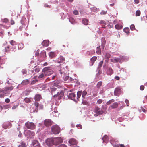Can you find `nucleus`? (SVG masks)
Wrapping results in <instances>:
<instances>
[{
	"label": "nucleus",
	"mask_w": 147,
	"mask_h": 147,
	"mask_svg": "<svg viewBox=\"0 0 147 147\" xmlns=\"http://www.w3.org/2000/svg\"><path fill=\"white\" fill-rule=\"evenodd\" d=\"M62 139L60 137L47 138L46 140V145L48 147H52L53 145L56 146L62 143Z\"/></svg>",
	"instance_id": "obj_1"
},
{
	"label": "nucleus",
	"mask_w": 147,
	"mask_h": 147,
	"mask_svg": "<svg viewBox=\"0 0 147 147\" xmlns=\"http://www.w3.org/2000/svg\"><path fill=\"white\" fill-rule=\"evenodd\" d=\"M42 72L44 73L45 76H48L53 74V71L51 68L49 67H45L42 70Z\"/></svg>",
	"instance_id": "obj_2"
},
{
	"label": "nucleus",
	"mask_w": 147,
	"mask_h": 147,
	"mask_svg": "<svg viewBox=\"0 0 147 147\" xmlns=\"http://www.w3.org/2000/svg\"><path fill=\"white\" fill-rule=\"evenodd\" d=\"M51 131L55 134H58L60 131V128L57 125H54L51 127Z\"/></svg>",
	"instance_id": "obj_3"
},
{
	"label": "nucleus",
	"mask_w": 147,
	"mask_h": 147,
	"mask_svg": "<svg viewBox=\"0 0 147 147\" xmlns=\"http://www.w3.org/2000/svg\"><path fill=\"white\" fill-rule=\"evenodd\" d=\"M25 125L27 129L32 130L34 129L36 127L35 125L33 122L29 121L26 123Z\"/></svg>",
	"instance_id": "obj_4"
},
{
	"label": "nucleus",
	"mask_w": 147,
	"mask_h": 147,
	"mask_svg": "<svg viewBox=\"0 0 147 147\" xmlns=\"http://www.w3.org/2000/svg\"><path fill=\"white\" fill-rule=\"evenodd\" d=\"M64 95V93L63 91L61 90L60 92H58L57 94L54 95L53 97L54 98L58 97L59 100Z\"/></svg>",
	"instance_id": "obj_5"
},
{
	"label": "nucleus",
	"mask_w": 147,
	"mask_h": 147,
	"mask_svg": "<svg viewBox=\"0 0 147 147\" xmlns=\"http://www.w3.org/2000/svg\"><path fill=\"white\" fill-rule=\"evenodd\" d=\"M123 92L121 90V89L120 87L116 88L114 91V94L115 95L119 96L120 94H123Z\"/></svg>",
	"instance_id": "obj_6"
},
{
	"label": "nucleus",
	"mask_w": 147,
	"mask_h": 147,
	"mask_svg": "<svg viewBox=\"0 0 147 147\" xmlns=\"http://www.w3.org/2000/svg\"><path fill=\"white\" fill-rule=\"evenodd\" d=\"M44 124L46 127L51 126L52 124V121L50 119H47L44 120Z\"/></svg>",
	"instance_id": "obj_7"
},
{
	"label": "nucleus",
	"mask_w": 147,
	"mask_h": 147,
	"mask_svg": "<svg viewBox=\"0 0 147 147\" xmlns=\"http://www.w3.org/2000/svg\"><path fill=\"white\" fill-rule=\"evenodd\" d=\"M94 111L98 115L101 114L103 113V111L101 110H100L98 106L95 107Z\"/></svg>",
	"instance_id": "obj_8"
},
{
	"label": "nucleus",
	"mask_w": 147,
	"mask_h": 147,
	"mask_svg": "<svg viewBox=\"0 0 147 147\" xmlns=\"http://www.w3.org/2000/svg\"><path fill=\"white\" fill-rule=\"evenodd\" d=\"M13 87L11 86L9 87H6L4 88V91L6 92L7 94H10V92L13 89Z\"/></svg>",
	"instance_id": "obj_9"
},
{
	"label": "nucleus",
	"mask_w": 147,
	"mask_h": 147,
	"mask_svg": "<svg viewBox=\"0 0 147 147\" xmlns=\"http://www.w3.org/2000/svg\"><path fill=\"white\" fill-rule=\"evenodd\" d=\"M65 81H67L68 82L73 80V79L71 77H69L68 76L66 75L65 74V76L63 77Z\"/></svg>",
	"instance_id": "obj_10"
},
{
	"label": "nucleus",
	"mask_w": 147,
	"mask_h": 147,
	"mask_svg": "<svg viewBox=\"0 0 147 147\" xmlns=\"http://www.w3.org/2000/svg\"><path fill=\"white\" fill-rule=\"evenodd\" d=\"M56 61L58 63H62L65 61V59L63 56H61L58 58Z\"/></svg>",
	"instance_id": "obj_11"
},
{
	"label": "nucleus",
	"mask_w": 147,
	"mask_h": 147,
	"mask_svg": "<svg viewBox=\"0 0 147 147\" xmlns=\"http://www.w3.org/2000/svg\"><path fill=\"white\" fill-rule=\"evenodd\" d=\"M68 96L69 98L74 100V101H76V100L75 98L76 95L74 93H69Z\"/></svg>",
	"instance_id": "obj_12"
},
{
	"label": "nucleus",
	"mask_w": 147,
	"mask_h": 147,
	"mask_svg": "<svg viewBox=\"0 0 147 147\" xmlns=\"http://www.w3.org/2000/svg\"><path fill=\"white\" fill-rule=\"evenodd\" d=\"M39 57L42 58V59L44 60L46 57V51L44 50L42 51L40 54Z\"/></svg>",
	"instance_id": "obj_13"
},
{
	"label": "nucleus",
	"mask_w": 147,
	"mask_h": 147,
	"mask_svg": "<svg viewBox=\"0 0 147 147\" xmlns=\"http://www.w3.org/2000/svg\"><path fill=\"white\" fill-rule=\"evenodd\" d=\"M41 98L42 97L41 95L38 94H36L34 97L35 100L36 101H39Z\"/></svg>",
	"instance_id": "obj_14"
},
{
	"label": "nucleus",
	"mask_w": 147,
	"mask_h": 147,
	"mask_svg": "<svg viewBox=\"0 0 147 147\" xmlns=\"http://www.w3.org/2000/svg\"><path fill=\"white\" fill-rule=\"evenodd\" d=\"M27 136L31 138L34 136L35 135V133L33 131L30 130H28L27 132Z\"/></svg>",
	"instance_id": "obj_15"
},
{
	"label": "nucleus",
	"mask_w": 147,
	"mask_h": 147,
	"mask_svg": "<svg viewBox=\"0 0 147 147\" xmlns=\"http://www.w3.org/2000/svg\"><path fill=\"white\" fill-rule=\"evenodd\" d=\"M69 142L70 144L72 145H76L77 143L76 140L74 138L71 139Z\"/></svg>",
	"instance_id": "obj_16"
},
{
	"label": "nucleus",
	"mask_w": 147,
	"mask_h": 147,
	"mask_svg": "<svg viewBox=\"0 0 147 147\" xmlns=\"http://www.w3.org/2000/svg\"><path fill=\"white\" fill-rule=\"evenodd\" d=\"M32 144L34 147H40V145L38 141L34 140L32 142Z\"/></svg>",
	"instance_id": "obj_17"
},
{
	"label": "nucleus",
	"mask_w": 147,
	"mask_h": 147,
	"mask_svg": "<svg viewBox=\"0 0 147 147\" xmlns=\"http://www.w3.org/2000/svg\"><path fill=\"white\" fill-rule=\"evenodd\" d=\"M7 94L6 92L4 91V89L2 90L0 89V97L3 98L5 94Z\"/></svg>",
	"instance_id": "obj_18"
},
{
	"label": "nucleus",
	"mask_w": 147,
	"mask_h": 147,
	"mask_svg": "<svg viewBox=\"0 0 147 147\" xmlns=\"http://www.w3.org/2000/svg\"><path fill=\"white\" fill-rule=\"evenodd\" d=\"M113 71L111 67H109L107 69V75H111L113 74Z\"/></svg>",
	"instance_id": "obj_19"
},
{
	"label": "nucleus",
	"mask_w": 147,
	"mask_h": 147,
	"mask_svg": "<svg viewBox=\"0 0 147 147\" xmlns=\"http://www.w3.org/2000/svg\"><path fill=\"white\" fill-rule=\"evenodd\" d=\"M29 83L30 81L28 79H25L22 81L21 84L23 85H26L28 84Z\"/></svg>",
	"instance_id": "obj_20"
},
{
	"label": "nucleus",
	"mask_w": 147,
	"mask_h": 147,
	"mask_svg": "<svg viewBox=\"0 0 147 147\" xmlns=\"http://www.w3.org/2000/svg\"><path fill=\"white\" fill-rule=\"evenodd\" d=\"M102 140L103 142H104L107 143L109 141V139L108 136L106 135L104 136L103 137Z\"/></svg>",
	"instance_id": "obj_21"
},
{
	"label": "nucleus",
	"mask_w": 147,
	"mask_h": 147,
	"mask_svg": "<svg viewBox=\"0 0 147 147\" xmlns=\"http://www.w3.org/2000/svg\"><path fill=\"white\" fill-rule=\"evenodd\" d=\"M42 45L45 47L48 46L49 44V42L47 40H44L42 43Z\"/></svg>",
	"instance_id": "obj_22"
},
{
	"label": "nucleus",
	"mask_w": 147,
	"mask_h": 147,
	"mask_svg": "<svg viewBox=\"0 0 147 147\" xmlns=\"http://www.w3.org/2000/svg\"><path fill=\"white\" fill-rule=\"evenodd\" d=\"M88 20L87 19L83 18L82 20V22L83 24L85 25H87L88 24Z\"/></svg>",
	"instance_id": "obj_23"
},
{
	"label": "nucleus",
	"mask_w": 147,
	"mask_h": 147,
	"mask_svg": "<svg viewBox=\"0 0 147 147\" xmlns=\"http://www.w3.org/2000/svg\"><path fill=\"white\" fill-rule=\"evenodd\" d=\"M49 55L51 58H53L54 57L55 54V52H50L49 53Z\"/></svg>",
	"instance_id": "obj_24"
},
{
	"label": "nucleus",
	"mask_w": 147,
	"mask_h": 147,
	"mask_svg": "<svg viewBox=\"0 0 147 147\" xmlns=\"http://www.w3.org/2000/svg\"><path fill=\"white\" fill-rule=\"evenodd\" d=\"M97 59V57L96 56H94L90 59L91 62L92 63L91 65H93L94 62L96 61Z\"/></svg>",
	"instance_id": "obj_25"
},
{
	"label": "nucleus",
	"mask_w": 147,
	"mask_h": 147,
	"mask_svg": "<svg viewBox=\"0 0 147 147\" xmlns=\"http://www.w3.org/2000/svg\"><path fill=\"white\" fill-rule=\"evenodd\" d=\"M118 106V104L117 102L114 103L111 107L113 109H115L117 108Z\"/></svg>",
	"instance_id": "obj_26"
},
{
	"label": "nucleus",
	"mask_w": 147,
	"mask_h": 147,
	"mask_svg": "<svg viewBox=\"0 0 147 147\" xmlns=\"http://www.w3.org/2000/svg\"><path fill=\"white\" fill-rule=\"evenodd\" d=\"M82 93V91H78L77 93V99L78 100H79V99Z\"/></svg>",
	"instance_id": "obj_27"
},
{
	"label": "nucleus",
	"mask_w": 147,
	"mask_h": 147,
	"mask_svg": "<svg viewBox=\"0 0 147 147\" xmlns=\"http://www.w3.org/2000/svg\"><path fill=\"white\" fill-rule=\"evenodd\" d=\"M61 64L60 65V66H58V68H59V67H61V69H60L59 70V73L61 75H62V74L63 73V70L64 69V68L63 67V68H62V67H61Z\"/></svg>",
	"instance_id": "obj_28"
},
{
	"label": "nucleus",
	"mask_w": 147,
	"mask_h": 147,
	"mask_svg": "<svg viewBox=\"0 0 147 147\" xmlns=\"http://www.w3.org/2000/svg\"><path fill=\"white\" fill-rule=\"evenodd\" d=\"M102 81H99L98 82L97 84L96 87L98 89H99L101 86L102 85Z\"/></svg>",
	"instance_id": "obj_29"
},
{
	"label": "nucleus",
	"mask_w": 147,
	"mask_h": 147,
	"mask_svg": "<svg viewBox=\"0 0 147 147\" xmlns=\"http://www.w3.org/2000/svg\"><path fill=\"white\" fill-rule=\"evenodd\" d=\"M96 52L98 54H100L101 53V51L100 46H99L97 47L96 49Z\"/></svg>",
	"instance_id": "obj_30"
},
{
	"label": "nucleus",
	"mask_w": 147,
	"mask_h": 147,
	"mask_svg": "<svg viewBox=\"0 0 147 147\" xmlns=\"http://www.w3.org/2000/svg\"><path fill=\"white\" fill-rule=\"evenodd\" d=\"M34 106L35 107V111L37 112L38 110V108L39 107V103L38 102H35L34 103Z\"/></svg>",
	"instance_id": "obj_31"
},
{
	"label": "nucleus",
	"mask_w": 147,
	"mask_h": 147,
	"mask_svg": "<svg viewBox=\"0 0 147 147\" xmlns=\"http://www.w3.org/2000/svg\"><path fill=\"white\" fill-rule=\"evenodd\" d=\"M32 100L31 98H26L24 100V101L26 103L30 102Z\"/></svg>",
	"instance_id": "obj_32"
},
{
	"label": "nucleus",
	"mask_w": 147,
	"mask_h": 147,
	"mask_svg": "<svg viewBox=\"0 0 147 147\" xmlns=\"http://www.w3.org/2000/svg\"><path fill=\"white\" fill-rule=\"evenodd\" d=\"M115 28L117 29H120L122 28V26L121 25L117 24L115 25Z\"/></svg>",
	"instance_id": "obj_33"
},
{
	"label": "nucleus",
	"mask_w": 147,
	"mask_h": 147,
	"mask_svg": "<svg viewBox=\"0 0 147 147\" xmlns=\"http://www.w3.org/2000/svg\"><path fill=\"white\" fill-rule=\"evenodd\" d=\"M123 31L125 32L128 34L129 33V29L128 28H125L123 29Z\"/></svg>",
	"instance_id": "obj_34"
},
{
	"label": "nucleus",
	"mask_w": 147,
	"mask_h": 147,
	"mask_svg": "<svg viewBox=\"0 0 147 147\" xmlns=\"http://www.w3.org/2000/svg\"><path fill=\"white\" fill-rule=\"evenodd\" d=\"M38 80L37 79H35L32 81L30 83V84L31 85H33L34 84H35L38 82Z\"/></svg>",
	"instance_id": "obj_35"
},
{
	"label": "nucleus",
	"mask_w": 147,
	"mask_h": 147,
	"mask_svg": "<svg viewBox=\"0 0 147 147\" xmlns=\"http://www.w3.org/2000/svg\"><path fill=\"white\" fill-rule=\"evenodd\" d=\"M87 94V92L85 91H84L82 93V97L83 98H85V96Z\"/></svg>",
	"instance_id": "obj_36"
},
{
	"label": "nucleus",
	"mask_w": 147,
	"mask_h": 147,
	"mask_svg": "<svg viewBox=\"0 0 147 147\" xmlns=\"http://www.w3.org/2000/svg\"><path fill=\"white\" fill-rule=\"evenodd\" d=\"M115 100H114L113 99H112L110 100H109V101H108L107 102V105H110L111 103L113 102H114Z\"/></svg>",
	"instance_id": "obj_37"
},
{
	"label": "nucleus",
	"mask_w": 147,
	"mask_h": 147,
	"mask_svg": "<svg viewBox=\"0 0 147 147\" xmlns=\"http://www.w3.org/2000/svg\"><path fill=\"white\" fill-rule=\"evenodd\" d=\"M34 70L35 71L36 73H38L40 71V68L38 67H35Z\"/></svg>",
	"instance_id": "obj_38"
},
{
	"label": "nucleus",
	"mask_w": 147,
	"mask_h": 147,
	"mask_svg": "<svg viewBox=\"0 0 147 147\" xmlns=\"http://www.w3.org/2000/svg\"><path fill=\"white\" fill-rule=\"evenodd\" d=\"M103 60L104 59H103L102 61L99 62L98 66V67L100 68L102 67L103 63Z\"/></svg>",
	"instance_id": "obj_39"
},
{
	"label": "nucleus",
	"mask_w": 147,
	"mask_h": 147,
	"mask_svg": "<svg viewBox=\"0 0 147 147\" xmlns=\"http://www.w3.org/2000/svg\"><path fill=\"white\" fill-rule=\"evenodd\" d=\"M141 14V12L140 10H137L136 12V16H139Z\"/></svg>",
	"instance_id": "obj_40"
},
{
	"label": "nucleus",
	"mask_w": 147,
	"mask_h": 147,
	"mask_svg": "<svg viewBox=\"0 0 147 147\" xmlns=\"http://www.w3.org/2000/svg\"><path fill=\"white\" fill-rule=\"evenodd\" d=\"M115 61V63H117L118 62H120L121 61V59L120 58H115L114 59Z\"/></svg>",
	"instance_id": "obj_41"
},
{
	"label": "nucleus",
	"mask_w": 147,
	"mask_h": 147,
	"mask_svg": "<svg viewBox=\"0 0 147 147\" xmlns=\"http://www.w3.org/2000/svg\"><path fill=\"white\" fill-rule=\"evenodd\" d=\"M9 42L11 45L12 46L16 45V42L14 40H11Z\"/></svg>",
	"instance_id": "obj_42"
},
{
	"label": "nucleus",
	"mask_w": 147,
	"mask_h": 147,
	"mask_svg": "<svg viewBox=\"0 0 147 147\" xmlns=\"http://www.w3.org/2000/svg\"><path fill=\"white\" fill-rule=\"evenodd\" d=\"M130 28L132 30H135V26L134 24L131 25L130 26Z\"/></svg>",
	"instance_id": "obj_43"
},
{
	"label": "nucleus",
	"mask_w": 147,
	"mask_h": 147,
	"mask_svg": "<svg viewBox=\"0 0 147 147\" xmlns=\"http://www.w3.org/2000/svg\"><path fill=\"white\" fill-rule=\"evenodd\" d=\"M45 76V75L44 74H42L38 76V78L39 79L43 78Z\"/></svg>",
	"instance_id": "obj_44"
},
{
	"label": "nucleus",
	"mask_w": 147,
	"mask_h": 147,
	"mask_svg": "<svg viewBox=\"0 0 147 147\" xmlns=\"http://www.w3.org/2000/svg\"><path fill=\"white\" fill-rule=\"evenodd\" d=\"M105 57V58L107 59H109L111 57V55L109 53H106Z\"/></svg>",
	"instance_id": "obj_45"
},
{
	"label": "nucleus",
	"mask_w": 147,
	"mask_h": 147,
	"mask_svg": "<svg viewBox=\"0 0 147 147\" xmlns=\"http://www.w3.org/2000/svg\"><path fill=\"white\" fill-rule=\"evenodd\" d=\"M8 19L6 18H5L2 20V21L4 23H7L8 22Z\"/></svg>",
	"instance_id": "obj_46"
},
{
	"label": "nucleus",
	"mask_w": 147,
	"mask_h": 147,
	"mask_svg": "<svg viewBox=\"0 0 147 147\" xmlns=\"http://www.w3.org/2000/svg\"><path fill=\"white\" fill-rule=\"evenodd\" d=\"M76 127L79 129H81L82 128V126L80 124L77 125Z\"/></svg>",
	"instance_id": "obj_47"
},
{
	"label": "nucleus",
	"mask_w": 147,
	"mask_h": 147,
	"mask_svg": "<svg viewBox=\"0 0 147 147\" xmlns=\"http://www.w3.org/2000/svg\"><path fill=\"white\" fill-rule=\"evenodd\" d=\"M35 55L37 56H39V50H37L35 51Z\"/></svg>",
	"instance_id": "obj_48"
},
{
	"label": "nucleus",
	"mask_w": 147,
	"mask_h": 147,
	"mask_svg": "<svg viewBox=\"0 0 147 147\" xmlns=\"http://www.w3.org/2000/svg\"><path fill=\"white\" fill-rule=\"evenodd\" d=\"M56 88H51V92H53L55 91L56 90Z\"/></svg>",
	"instance_id": "obj_49"
},
{
	"label": "nucleus",
	"mask_w": 147,
	"mask_h": 147,
	"mask_svg": "<svg viewBox=\"0 0 147 147\" xmlns=\"http://www.w3.org/2000/svg\"><path fill=\"white\" fill-rule=\"evenodd\" d=\"M103 102V100L101 99H98L97 101V103L99 104H101Z\"/></svg>",
	"instance_id": "obj_50"
},
{
	"label": "nucleus",
	"mask_w": 147,
	"mask_h": 147,
	"mask_svg": "<svg viewBox=\"0 0 147 147\" xmlns=\"http://www.w3.org/2000/svg\"><path fill=\"white\" fill-rule=\"evenodd\" d=\"M22 72L23 75H25L27 74V71L25 69H23L22 70Z\"/></svg>",
	"instance_id": "obj_51"
},
{
	"label": "nucleus",
	"mask_w": 147,
	"mask_h": 147,
	"mask_svg": "<svg viewBox=\"0 0 147 147\" xmlns=\"http://www.w3.org/2000/svg\"><path fill=\"white\" fill-rule=\"evenodd\" d=\"M125 102L126 103L127 106H128L129 105V104L127 99H126L125 100Z\"/></svg>",
	"instance_id": "obj_52"
},
{
	"label": "nucleus",
	"mask_w": 147,
	"mask_h": 147,
	"mask_svg": "<svg viewBox=\"0 0 147 147\" xmlns=\"http://www.w3.org/2000/svg\"><path fill=\"white\" fill-rule=\"evenodd\" d=\"M107 11H102L100 13V14L101 15H105L107 13Z\"/></svg>",
	"instance_id": "obj_53"
},
{
	"label": "nucleus",
	"mask_w": 147,
	"mask_h": 147,
	"mask_svg": "<svg viewBox=\"0 0 147 147\" xmlns=\"http://www.w3.org/2000/svg\"><path fill=\"white\" fill-rule=\"evenodd\" d=\"M58 147H67V146L65 144H62L59 145Z\"/></svg>",
	"instance_id": "obj_54"
},
{
	"label": "nucleus",
	"mask_w": 147,
	"mask_h": 147,
	"mask_svg": "<svg viewBox=\"0 0 147 147\" xmlns=\"http://www.w3.org/2000/svg\"><path fill=\"white\" fill-rule=\"evenodd\" d=\"M73 13L75 15H77L78 14V12L77 10H75L74 11Z\"/></svg>",
	"instance_id": "obj_55"
},
{
	"label": "nucleus",
	"mask_w": 147,
	"mask_h": 147,
	"mask_svg": "<svg viewBox=\"0 0 147 147\" xmlns=\"http://www.w3.org/2000/svg\"><path fill=\"white\" fill-rule=\"evenodd\" d=\"M99 23L100 24H106V22H105L103 20H100Z\"/></svg>",
	"instance_id": "obj_56"
},
{
	"label": "nucleus",
	"mask_w": 147,
	"mask_h": 147,
	"mask_svg": "<svg viewBox=\"0 0 147 147\" xmlns=\"http://www.w3.org/2000/svg\"><path fill=\"white\" fill-rule=\"evenodd\" d=\"M9 46H8L6 47H5V51H8L9 50Z\"/></svg>",
	"instance_id": "obj_57"
},
{
	"label": "nucleus",
	"mask_w": 147,
	"mask_h": 147,
	"mask_svg": "<svg viewBox=\"0 0 147 147\" xmlns=\"http://www.w3.org/2000/svg\"><path fill=\"white\" fill-rule=\"evenodd\" d=\"M144 88V87L143 85H141L140 86V89L141 90H143Z\"/></svg>",
	"instance_id": "obj_58"
},
{
	"label": "nucleus",
	"mask_w": 147,
	"mask_h": 147,
	"mask_svg": "<svg viewBox=\"0 0 147 147\" xmlns=\"http://www.w3.org/2000/svg\"><path fill=\"white\" fill-rule=\"evenodd\" d=\"M5 101L6 103H9L10 102V100L9 99L7 98L5 99Z\"/></svg>",
	"instance_id": "obj_59"
},
{
	"label": "nucleus",
	"mask_w": 147,
	"mask_h": 147,
	"mask_svg": "<svg viewBox=\"0 0 147 147\" xmlns=\"http://www.w3.org/2000/svg\"><path fill=\"white\" fill-rule=\"evenodd\" d=\"M20 146H22V147H25V144L23 142H22L21 145H20Z\"/></svg>",
	"instance_id": "obj_60"
},
{
	"label": "nucleus",
	"mask_w": 147,
	"mask_h": 147,
	"mask_svg": "<svg viewBox=\"0 0 147 147\" xmlns=\"http://www.w3.org/2000/svg\"><path fill=\"white\" fill-rule=\"evenodd\" d=\"M11 25H13L15 24L14 21L12 19H11Z\"/></svg>",
	"instance_id": "obj_61"
},
{
	"label": "nucleus",
	"mask_w": 147,
	"mask_h": 147,
	"mask_svg": "<svg viewBox=\"0 0 147 147\" xmlns=\"http://www.w3.org/2000/svg\"><path fill=\"white\" fill-rule=\"evenodd\" d=\"M134 1L135 4H138L139 2V0H134Z\"/></svg>",
	"instance_id": "obj_62"
},
{
	"label": "nucleus",
	"mask_w": 147,
	"mask_h": 147,
	"mask_svg": "<svg viewBox=\"0 0 147 147\" xmlns=\"http://www.w3.org/2000/svg\"><path fill=\"white\" fill-rule=\"evenodd\" d=\"M115 78L116 80H119L120 79V78L119 76H116L115 77Z\"/></svg>",
	"instance_id": "obj_63"
},
{
	"label": "nucleus",
	"mask_w": 147,
	"mask_h": 147,
	"mask_svg": "<svg viewBox=\"0 0 147 147\" xmlns=\"http://www.w3.org/2000/svg\"><path fill=\"white\" fill-rule=\"evenodd\" d=\"M113 147H120V145L118 144L115 145H113Z\"/></svg>",
	"instance_id": "obj_64"
}]
</instances>
